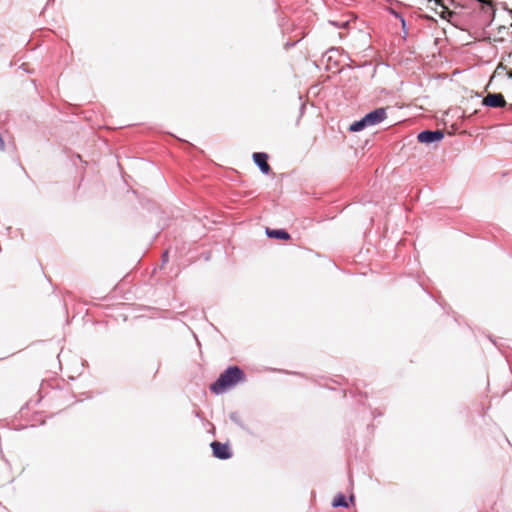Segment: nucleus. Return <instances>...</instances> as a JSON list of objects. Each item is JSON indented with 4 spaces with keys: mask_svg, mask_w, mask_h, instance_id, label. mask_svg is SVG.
Instances as JSON below:
<instances>
[{
    "mask_svg": "<svg viewBox=\"0 0 512 512\" xmlns=\"http://www.w3.org/2000/svg\"><path fill=\"white\" fill-rule=\"evenodd\" d=\"M244 380V372L237 366H230L211 384L210 389L215 394H221Z\"/></svg>",
    "mask_w": 512,
    "mask_h": 512,
    "instance_id": "1",
    "label": "nucleus"
},
{
    "mask_svg": "<svg viewBox=\"0 0 512 512\" xmlns=\"http://www.w3.org/2000/svg\"><path fill=\"white\" fill-rule=\"evenodd\" d=\"M386 109L378 108L374 111L366 114L360 121L354 122L350 126V130L354 132H358L365 127L376 125L386 119Z\"/></svg>",
    "mask_w": 512,
    "mask_h": 512,
    "instance_id": "2",
    "label": "nucleus"
},
{
    "mask_svg": "<svg viewBox=\"0 0 512 512\" xmlns=\"http://www.w3.org/2000/svg\"><path fill=\"white\" fill-rule=\"evenodd\" d=\"M483 105L492 108H502L507 105L501 93H488L482 100Z\"/></svg>",
    "mask_w": 512,
    "mask_h": 512,
    "instance_id": "3",
    "label": "nucleus"
},
{
    "mask_svg": "<svg viewBox=\"0 0 512 512\" xmlns=\"http://www.w3.org/2000/svg\"><path fill=\"white\" fill-rule=\"evenodd\" d=\"M443 137H444V134L440 130H436V131L426 130V131L420 132L417 136V139L421 143L430 144V143L438 142V141L442 140Z\"/></svg>",
    "mask_w": 512,
    "mask_h": 512,
    "instance_id": "4",
    "label": "nucleus"
},
{
    "mask_svg": "<svg viewBox=\"0 0 512 512\" xmlns=\"http://www.w3.org/2000/svg\"><path fill=\"white\" fill-rule=\"evenodd\" d=\"M213 455L219 459H228L231 457L230 448L227 444L214 441L211 443Z\"/></svg>",
    "mask_w": 512,
    "mask_h": 512,
    "instance_id": "5",
    "label": "nucleus"
},
{
    "mask_svg": "<svg viewBox=\"0 0 512 512\" xmlns=\"http://www.w3.org/2000/svg\"><path fill=\"white\" fill-rule=\"evenodd\" d=\"M254 162L259 166L260 170L264 174H268L271 171V167L268 164V155L263 152H256L253 154Z\"/></svg>",
    "mask_w": 512,
    "mask_h": 512,
    "instance_id": "6",
    "label": "nucleus"
},
{
    "mask_svg": "<svg viewBox=\"0 0 512 512\" xmlns=\"http://www.w3.org/2000/svg\"><path fill=\"white\" fill-rule=\"evenodd\" d=\"M266 234L270 238L280 239V240H289L290 234L283 229H266Z\"/></svg>",
    "mask_w": 512,
    "mask_h": 512,
    "instance_id": "7",
    "label": "nucleus"
},
{
    "mask_svg": "<svg viewBox=\"0 0 512 512\" xmlns=\"http://www.w3.org/2000/svg\"><path fill=\"white\" fill-rule=\"evenodd\" d=\"M332 505H333V507H348L349 506L345 495H343L341 493L337 494L334 497V499L332 501Z\"/></svg>",
    "mask_w": 512,
    "mask_h": 512,
    "instance_id": "8",
    "label": "nucleus"
},
{
    "mask_svg": "<svg viewBox=\"0 0 512 512\" xmlns=\"http://www.w3.org/2000/svg\"><path fill=\"white\" fill-rule=\"evenodd\" d=\"M500 69L505 70V69H506V67H505L504 65H502V64L498 65V67H497V68H496V70H495V73H498V71H499Z\"/></svg>",
    "mask_w": 512,
    "mask_h": 512,
    "instance_id": "9",
    "label": "nucleus"
},
{
    "mask_svg": "<svg viewBox=\"0 0 512 512\" xmlns=\"http://www.w3.org/2000/svg\"><path fill=\"white\" fill-rule=\"evenodd\" d=\"M507 75H508L509 78L512 79V70L507 71Z\"/></svg>",
    "mask_w": 512,
    "mask_h": 512,
    "instance_id": "10",
    "label": "nucleus"
},
{
    "mask_svg": "<svg viewBox=\"0 0 512 512\" xmlns=\"http://www.w3.org/2000/svg\"><path fill=\"white\" fill-rule=\"evenodd\" d=\"M163 257H164V261H167V258H166L167 257V251L164 253Z\"/></svg>",
    "mask_w": 512,
    "mask_h": 512,
    "instance_id": "11",
    "label": "nucleus"
},
{
    "mask_svg": "<svg viewBox=\"0 0 512 512\" xmlns=\"http://www.w3.org/2000/svg\"><path fill=\"white\" fill-rule=\"evenodd\" d=\"M479 1L482 2V3H488L489 2V0H479Z\"/></svg>",
    "mask_w": 512,
    "mask_h": 512,
    "instance_id": "12",
    "label": "nucleus"
},
{
    "mask_svg": "<svg viewBox=\"0 0 512 512\" xmlns=\"http://www.w3.org/2000/svg\"><path fill=\"white\" fill-rule=\"evenodd\" d=\"M510 109H512V104L510 105Z\"/></svg>",
    "mask_w": 512,
    "mask_h": 512,
    "instance_id": "13",
    "label": "nucleus"
}]
</instances>
